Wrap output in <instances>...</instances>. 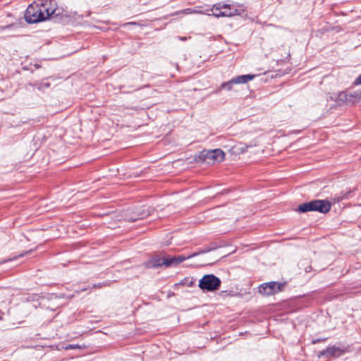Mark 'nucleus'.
I'll return each mask as SVG.
<instances>
[{
  "label": "nucleus",
  "instance_id": "nucleus-19",
  "mask_svg": "<svg viewBox=\"0 0 361 361\" xmlns=\"http://www.w3.org/2000/svg\"><path fill=\"white\" fill-rule=\"evenodd\" d=\"M182 12L184 13H192V10L190 8H188V9L183 10Z\"/></svg>",
  "mask_w": 361,
  "mask_h": 361
},
{
  "label": "nucleus",
  "instance_id": "nucleus-10",
  "mask_svg": "<svg viewBox=\"0 0 361 361\" xmlns=\"http://www.w3.org/2000/svg\"><path fill=\"white\" fill-rule=\"evenodd\" d=\"M197 255V253H194V254H192L191 255H188L187 257H185L183 255L173 257L169 258V262H166V263L169 264V267L171 265H176V264H178L183 262V261H185L187 259H189V258L196 256Z\"/></svg>",
  "mask_w": 361,
  "mask_h": 361
},
{
  "label": "nucleus",
  "instance_id": "nucleus-5",
  "mask_svg": "<svg viewBox=\"0 0 361 361\" xmlns=\"http://www.w3.org/2000/svg\"><path fill=\"white\" fill-rule=\"evenodd\" d=\"M282 285L280 283L271 281L259 286V293L264 295H274L281 290Z\"/></svg>",
  "mask_w": 361,
  "mask_h": 361
},
{
  "label": "nucleus",
  "instance_id": "nucleus-11",
  "mask_svg": "<svg viewBox=\"0 0 361 361\" xmlns=\"http://www.w3.org/2000/svg\"><path fill=\"white\" fill-rule=\"evenodd\" d=\"M42 12L43 13L44 16H46L47 14V18L51 16L54 13V8H49L48 4H42Z\"/></svg>",
  "mask_w": 361,
  "mask_h": 361
},
{
  "label": "nucleus",
  "instance_id": "nucleus-1",
  "mask_svg": "<svg viewBox=\"0 0 361 361\" xmlns=\"http://www.w3.org/2000/svg\"><path fill=\"white\" fill-rule=\"evenodd\" d=\"M244 12L242 8H237L235 4L218 3L212 8V15L215 17H233L240 16Z\"/></svg>",
  "mask_w": 361,
  "mask_h": 361
},
{
  "label": "nucleus",
  "instance_id": "nucleus-23",
  "mask_svg": "<svg viewBox=\"0 0 361 361\" xmlns=\"http://www.w3.org/2000/svg\"><path fill=\"white\" fill-rule=\"evenodd\" d=\"M44 86H45V87H49V85L48 83H46V84H44Z\"/></svg>",
  "mask_w": 361,
  "mask_h": 361
},
{
  "label": "nucleus",
  "instance_id": "nucleus-14",
  "mask_svg": "<svg viewBox=\"0 0 361 361\" xmlns=\"http://www.w3.org/2000/svg\"><path fill=\"white\" fill-rule=\"evenodd\" d=\"M76 348H80V345H67L65 349L66 350H73Z\"/></svg>",
  "mask_w": 361,
  "mask_h": 361
},
{
  "label": "nucleus",
  "instance_id": "nucleus-2",
  "mask_svg": "<svg viewBox=\"0 0 361 361\" xmlns=\"http://www.w3.org/2000/svg\"><path fill=\"white\" fill-rule=\"evenodd\" d=\"M331 209V203L327 200H316L300 204L297 211L305 213L307 212H319L326 213Z\"/></svg>",
  "mask_w": 361,
  "mask_h": 361
},
{
  "label": "nucleus",
  "instance_id": "nucleus-21",
  "mask_svg": "<svg viewBox=\"0 0 361 361\" xmlns=\"http://www.w3.org/2000/svg\"><path fill=\"white\" fill-rule=\"evenodd\" d=\"M240 151H241V152H244L245 151V149L244 148H241Z\"/></svg>",
  "mask_w": 361,
  "mask_h": 361
},
{
  "label": "nucleus",
  "instance_id": "nucleus-7",
  "mask_svg": "<svg viewBox=\"0 0 361 361\" xmlns=\"http://www.w3.org/2000/svg\"><path fill=\"white\" fill-rule=\"evenodd\" d=\"M342 353V350L336 347V346H332V347H329L328 348H326V350H322L319 353V355H322V356H326V357H338L339 355H341Z\"/></svg>",
  "mask_w": 361,
  "mask_h": 361
},
{
  "label": "nucleus",
  "instance_id": "nucleus-3",
  "mask_svg": "<svg viewBox=\"0 0 361 361\" xmlns=\"http://www.w3.org/2000/svg\"><path fill=\"white\" fill-rule=\"evenodd\" d=\"M25 18L30 23H36L47 19V14L44 16L42 12V6L30 5L25 12Z\"/></svg>",
  "mask_w": 361,
  "mask_h": 361
},
{
  "label": "nucleus",
  "instance_id": "nucleus-4",
  "mask_svg": "<svg viewBox=\"0 0 361 361\" xmlns=\"http://www.w3.org/2000/svg\"><path fill=\"white\" fill-rule=\"evenodd\" d=\"M220 285L221 280L213 274L204 275L199 281V287L208 291L218 290Z\"/></svg>",
  "mask_w": 361,
  "mask_h": 361
},
{
  "label": "nucleus",
  "instance_id": "nucleus-22",
  "mask_svg": "<svg viewBox=\"0 0 361 361\" xmlns=\"http://www.w3.org/2000/svg\"><path fill=\"white\" fill-rule=\"evenodd\" d=\"M181 40H185L186 39V37H180V38Z\"/></svg>",
  "mask_w": 361,
  "mask_h": 361
},
{
  "label": "nucleus",
  "instance_id": "nucleus-12",
  "mask_svg": "<svg viewBox=\"0 0 361 361\" xmlns=\"http://www.w3.org/2000/svg\"><path fill=\"white\" fill-rule=\"evenodd\" d=\"M233 85H234V84H233V82H232V80L231 79L230 80H228L227 82H224L221 83V85H220L219 90L225 89L227 91H231L233 89Z\"/></svg>",
  "mask_w": 361,
  "mask_h": 361
},
{
  "label": "nucleus",
  "instance_id": "nucleus-8",
  "mask_svg": "<svg viewBox=\"0 0 361 361\" xmlns=\"http://www.w3.org/2000/svg\"><path fill=\"white\" fill-rule=\"evenodd\" d=\"M169 262V258H160L158 257H155L152 259L150 262H148V267H157L161 265H165L166 267H169V264L166 263Z\"/></svg>",
  "mask_w": 361,
  "mask_h": 361
},
{
  "label": "nucleus",
  "instance_id": "nucleus-15",
  "mask_svg": "<svg viewBox=\"0 0 361 361\" xmlns=\"http://www.w3.org/2000/svg\"><path fill=\"white\" fill-rule=\"evenodd\" d=\"M144 216H145V215L140 214V216H138V217H129L127 219V220L129 221H135L139 219L144 218Z\"/></svg>",
  "mask_w": 361,
  "mask_h": 361
},
{
  "label": "nucleus",
  "instance_id": "nucleus-18",
  "mask_svg": "<svg viewBox=\"0 0 361 361\" xmlns=\"http://www.w3.org/2000/svg\"><path fill=\"white\" fill-rule=\"evenodd\" d=\"M355 83L357 85L361 84V75L356 79Z\"/></svg>",
  "mask_w": 361,
  "mask_h": 361
},
{
  "label": "nucleus",
  "instance_id": "nucleus-17",
  "mask_svg": "<svg viewBox=\"0 0 361 361\" xmlns=\"http://www.w3.org/2000/svg\"><path fill=\"white\" fill-rule=\"evenodd\" d=\"M339 97H340L341 100H347L348 94H346L344 92H341L339 94Z\"/></svg>",
  "mask_w": 361,
  "mask_h": 361
},
{
  "label": "nucleus",
  "instance_id": "nucleus-9",
  "mask_svg": "<svg viewBox=\"0 0 361 361\" xmlns=\"http://www.w3.org/2000/svg\"><path fill=\"white\" fill-rule=\"evenodd\" d=\"M254 78H255V75L247 74V75L236 76L235 78H233L231 80H232V82H233L234 85L245 84L247 82L254 79Z\"/></svg>",
  "mask_w": 361,
  "mask_h": 361
},
{
  "label": "nucleus",
  "instance_id": "nucleus-6",
  "mask_svg": "<svg viewBox=\"0 0 361 361\" xmlns=\"http://www.w3.org/2000/svg\"><path fill=\"white\" fill-rule=\"evenodd\" d=\"M204 156L208 164H210L211 161L214 164L222 161L224 159L225 154L221 149H216L208 151Z\"/></svg>",
  "mask_w": 361,
  "mask_h": 361
},
{
  "label": "nucleus",
  "instance_id": "nucleus-24",
  "mask_svg": "<svg viewBox=\"0 0 361 361\" xmlns=\"http://www.w3.org/2000/svg\"><path fill=\"white\" fill-rule=\"evenodd\" d=\"M1 319V317L0 316V319Z\"/></svg>",
  "mask_w": 361,
  "mask_h": 361
},
{
  "label": "nucleus",
  "instance_id": "nucleus-20",
  "mask_svg": "<svg viewBox=\"0 0 361 361\" xmlns=\"http://www.w3.org/2000/svg\"><path fill=\"white\" fill-rule=\"evenodd\" d=\"M30 252H31V250H29V251H27V252H24L23 254L20 255H19V257H22V256H23V255H26V254L30 253Z\"/></svg>",
  "mask_w": 361,
  "mask_h": 361
},
{
  "label": "nucleus",
  "instance_id": "nucleus-13",
  "mask_svg": "<svg viewBox=\"0 0 361 361\" xmlns=\"http://www.w3.org/2000/svg\"><path fill=\"white\" fill-rule=\"evenodd\" d=\"M352 97H355L356 99H360L361 98V92L355 91L353 94L350 95Z\"/></svg>",
  "mask_w": 361,
  "mask_h": 361
},
{
  "label": "nucleus",
  "instance_id": "nucleus-16",
  "mask_svg": "<svg viewBox=\"0 0 361 361\" xmlns=\"http://www.w3.org/2000/svg\"><path fill=\"white\" fill-rule=\"evenodd\" d=\"M107 286V283H97V284H94L93 285V288H102L103 286Z\"/></svg>",
  "mask_w": 361,
  "mask_h": 361
}]
</instances>
